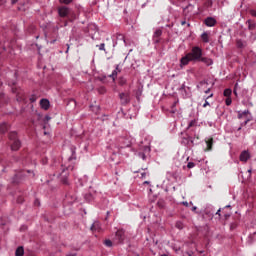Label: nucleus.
Listing matches in <instances>:
<instances>
[{
  "instance_id": "ddd939ff",
  "label": "nucleus",
  "mask_w": 256,
  "mask_h": 256,
  "mask_svg": "<svg viewBox=\"0 0 256 256\" xmlns=\"http://www.w3.org/2000/svg\"><path fill=\"white\" fill-rule=\"evenodd\" d=\"M198 61H201L202 63H204L205 65H207L208 67L211 66L213 64V59L211 58H207V57H201L200 60Z\"/></svg>"
},
{
  "instance_id": "7ed1b4c3",
  "label": "nucleus",
  "mask_w": 256,
  "mask_h": 256,
  "mask_svg": "<svg viewBox=\"0 0 256 256\" xmlns=\"http://www.w3.org/2000/svg\"><path fill=\"white\" fill-rule=\"evenodd\" d=\"M9 139L11 141V149L12 151H18L21 147V142L17 139V132H11L9 134Z\"/></svg>"
},
{
  "instance_id": "5fc2aeb1",
  "label": "nucleus",
  "mask_w": 256,
  "mask_h": 256,
  "mask_svg": "<svg viewBox=\"0 0 256 256\" xmlns=\"http://www.w3.org/2000/svg\"><path fill=\"white\" fill-rule=\"evenodd\" d=\"M226 207H231L230 205L226 206Z\"/></svg>"
},
{
  "instance_id": "f704fd0d",
  "label": "nucleus",
  "mask_w": 256,
  "mask_h": 256,
  "mask_svg": "<svg viewBox=\"0 0 256 256\" xmlns=\"http://www.w3.org/2000/svg\"><path fill=\"white\" fill-rule=\"evenodd\" d=\"M187 167H188V169H193V167H195V163L189 162V163L187 164Z\"/></svg>"
},
{
  "instance_id": "6e6552de",
  "label": "nucleus",
  "mask_w": 256,
  "mask_h": 256,
  "mask_svg": "<svg viewBox=\"0 0 256 256\" xmlns=\"http://www.w3.org/2000/svg\"><path fill=\"white\" fill-rule=\"evenodd\" d=\"M205 25L207 27H215V25H217V20L213 17H208L205 19Z\"/></svg>"
},
{
  "instance_id": "8fccbe9b",
  "label": "nucleus",
  "mask_w": 256,
  "mask_h": 256,
  "mask_svg": "<svg viewBox=\"0 0 256 256\" xmlns=\"http://www.w3.org/2000/svg\"><path fill=\"white\" fill-rule=\"evenodd\" d=\"M171 113H175V110H172Z\"/></svg>"
},
{
  "instance_id": "f03ea898",
  "label": "nucleus",
  "mask_w": 256,
  "mask_h": 256,
  "mask_svg": "<svg viewBox=\"0 0 256 256\" xmlns=\"http://www.w3.org/2000/svg\"><path fill=\"white\" fill-rule=\"evenodd\" d=\"M188 57H190L192 61H201V58L203 57V49L199 46H193L188 53Z\"/></svg>"
},
{
  "instance_id": "cd10ccee",
  "label": "nucleus",
  "mask_w": 256,
  "mask_h": 256,
  "mask_svg": "<svg viewBox=\"0 0 256 256\" xmlns=\"http://www.w3.org/2000/svg\"><path fill=\"white\" fill-rule=\"evenodd\" d=\"M28 173L29 177H35V173H33L31 170H24L23 174Z\"/></svg>"
},
{
  "instance_id": "a211bd4d",
  "label": "nucleus",
  "mask_w": 256,
  "mask_h": 256,
  "mask_svg": "<svg viewBox=\"0 0 256 256\" xmlns=\"http://www.w3.org/2000/svg\"><path fill=\"white\" fill-rule=\"evenodd\" d=\"M206 145H207V151H211V149H213V138H208L206 140Z\"/></svg>"
},
{
  "instance_id": "f3484780",
  "label": "nucleus",
  "mask_w": 256,
  "mask_h": 256,
  "mask_svg": "<svg viewBox=\"0 0 256 256\" xmlns=\"http://www.w3.org/2000/svg\"><path fill=\"white\" fill-rule=\"evenodd\" d=\"M246 25H248L249 31H255L256 24L253 22V20H248Z\"/></svg>"
},
{
  "instance_id": "b1692460",
  "label": "nucleus",
  "mask_w": 256,
  "mask_h": 256,
  "mask_svg": "<svg viewBox=\"0 0 256 256\" xmlns=\"http://www.w3.org/2000/svg\"><path fill=\"white\" fill-rule=\"evenodd\" d=\"M122 149L125 147H131V141L125 140L123 144L120 146Z\"/></svg>"
},
{
  "instance_id": "423d86ee",
  "label": "nucleus",
  "mask_w": 256,
  "mask_h": 256,
  "mask_svg": "<svg viewBox=\"0 0 256 256\" xmlns=\"http://www.w3.org/2000/svg\"><path fill=\"white\" fill-rule=\"evenodd\" d=\"M249 159H251V154H249V151L247 150L242 151L240 154V161H242L243 163H247Z\"/></svg>"
},
{
  "instance_id": "49530a36",
  "label": "nucleus",
  "mask_w": 256,
  "mask_h": 256,
  "mask_svg": "<svg viewBox=\"0 0 256 256\" xmlns=\"http://www.w3.org/2000/svg\"><path fill=\"white\" fill-rule=\"evenodd\" d=\"M186 21H181V25H186Z\"/></svg>"
},
{
  "instance_id": "864d4df0",
  "label": "nucleus",
  "mask_w": 256,
  "mask_h": 256,
  "mask_svg": "<svg viewBox=\"0 0 256 256\" xmlns=\"http://www.w3.org/2000/svg\"><path fill=\"white\" fill-rule=\"evenodd\" d=\"M145 183H146V184H148L149 182H148V181H146Z\"/></svg>"
},
{
  "instance_id": "c9c22d12",
  "label": "nucleus",
  "mask_w": 256,
  "mask_h": 256,
  "mask_svg": "<svg viewBox=\"0 0 256 256\" xmlns=\"http://www.w3.org/2000/svg\"><path fill=\"white\" fill-rule=\"evenodd\" d=\"M204 85H208V83L206 81H202V82L199 83L198 88L199 87H204Z\"/></svg>"
},
{
  "instance_id": "f8f14e48",
  "label": "nucleus",
  "mask_w": 256,
  "mask_h": 256,
  "mask_svg": "<svg viewBox=\"0 0 256 256\" xmlns=\"http://www.w3.org/2000/svg\"><path fill=\"white\" fill-rule=\"evenodd\" d=\"M236 47H238V49H245V47H247V41L237 39L236 40Z\"/></svg>"
},
{
  "instance_id": "a19ab883",
  "label": "nucleus",
  "mask_w": 256,
  "mask_h": 256,
  "mask_svg": "<svg viewBox=\"0 0 256 256\" xmlns=\"http://www.w3.org/2000/svg\"><path fill=\"white\" fill-rule=\"evenodd\" d=\"M182 205H185V207H189V202H182Z\"/></svg>"
},
{
  "instance_id": "37998d69",
  "label": "nucleus",
  "mask_w": 256,
  "mask_h": 256,
  "mask_svg": "<svg viewBox=\"0 0 256 256\" xmlns=\"http://www.w3.org/2000/svg\"><path fill=\"white\" fill-rule=\"evenodd\" d=\"M211 91V88H208L206 91H204V93H209Z\"/></svg>"
},
{
  "instance_id": "412c9836",
  "label": "nucleus",
  "mask_w": 256,
  "mask_h": 256,
  "mask_svg": "<svg viewBox=\"0 0 256 256\" xmlns=\"http://www.w3.org/2000/svg\"><path fill=\"white\" fill-rule=\"evenodd\" d=\"M201 39L204 43H209V34L207 32L202 33Z\"/></svg>"
},
{
  "instance_id": "de8ad7c7",
  "label": "nucleus",
  "mask_w": 256,
  "mask_h": 256,
  "mask_svg": "<svg viewBox=\"0 0 256 256\" xmlns=\"http://www.w3.org/2000/svg\"><path fill=\"white\" fill-rule=\"evenodd\" d=\"M17 1H19V0H12V3L15 4V3H17Z\"/></svg>"
},
{
  "instance_id": "f257e3e1",
  "label": "nucleus",
  "mask_w": 256,
  "mask_h": 256,
  "mask_svg": "<svg viewBox=\"0 0 256 256\" xmlns=\"http://www.w3.org/2000/svg\"><path fill=\"white\" fill-rule=\"evenodd\" d=\"M73 167L72 166H61V172H58L56 175L57 177L64 183V185L69 184V170L72 171Z\"/></svg>"
},
{
  "instance_id": "c03bdc74",
  "label": "nucleus",
  "mask_w": 256,
  "mask_h": 256,
  "mask_svg": "<svg viewBox=\"0 0 256 256\" xmlns=\"http://www.w3.org/2000/svg\"><path fill=\"white\" fill-rule=\"evenodd\" d=\"M216 215H221V209L216 212Z\"/></svg>"
},
{
  "instance_id": "6e6d98bb",
  "label": "nucleus",
  "mask_w": 256,
  "mask_h": 256,
  "mask_svg": "<svg viewBox=\"0 0 256 256\" xmlns=\"http://www.w3.org/2000/svg\"><path fill=\"white\" fill-rule=\"evenodd\" d=\"M189 256H191V253L190 254H188Z\"/></svg>"
},
{
  "instance_id": "e433bc0d",
  "label": "nucleus",
  "mask_w": 256,
  "mask_h": 256,
  "mask_svg": "<svg viewBox=\"0 0 256 256\" xmlns=\"http://www.w3.org/2000/svg\"><path fill=\"white\" fill-rule=\"evenodd\" d=\"M176 227H177L178 229H183V224H181V222H178V223L176 224Z\"/></svg>"
},
{
  "instance_id": "bb28decb",
  "label": "nucleus",
  "mask_w": 256,
  "mask_h": 256,
  "mask_svg": "<svg viewBox=\"0 0 256 256\" xmlns=\"http://www.w3.org/2000/svg\"><path fill=\"white\" fill-rule=\"evenodd\" d=\"M210 97H213V94H210L207 98H206V100H205V103L203 104V107L205 108V107H209V101H207V99H210Z\"/></svg>"
},
{
  "instance_id": "0eeeda50",
  "label": "nucleus",
  "mask_w": 256,
  "mask_h": 256,
  "mask_svg": "<svg viewBox=\"0 0 256 256\" xmlns=\"http://www.w3.org/2000/svg\"><path fill=\"white\" fill-rule=\"evenodd\" d=\"M163 35V30H161V28H158L154 31L153 34V41L154 43H159V37H161Z\"/></svg>"
},
{
  "instance_id": "dca6fc26",
  "label": "nucleus",
  "mask_w": 256,
  "mask_h": 256,
  "mask_svg": "<svg viewBox=\"0 0 256 256\" xmlns=\"http://www.w3.org/2000/svg\"><path fill=\"white\" fill-rule=\"evenodd\" d=\"M9 131V125L7 123L0 124V133H7Z\"/></svg>"
},
{
  "instance_id": "a18cd8bd",
  "label": "nucleus",
  "mask_w": 256,
  "mask_h": 256,
  "mask_svg": "<svg viewBox=\"0 0 256 256\" xmlns=\"http://www.w3.org/2000/svg\"><path fill=\"white\" fill-rule=\"evenodd\" d=\"M192 211H197V206L192 207Z\"/></svg>"
},
{
  "instance_id": "473e14b6",
  "label": "nucleus",
  "mask_w": 256,
  "mask_h": 256,
  "mask_svg": "<svg viewBox=\"0 0 256 256\" xmlns=\"http://www.w3.org/2000/svg\"><path fill=\"white\" fill-rule=\"evenodd\" d=\"M231 103H233V101L231 100V97H228L225 101V104L229 107V105H231Z\"/></svg>"
},
{
  "instance_id": "4468645a",
  "label": "nucleus",
  "mask_w": 256,
  "mask_h": 256,
  "mask_svg": "<svg viewBox=\"0 0 256 256\" xmlns=\"http://www.w3.org/2000/svg\"><path fill=\"white\" fill-rule=\"evenodd\" d=\"M49 105H50L49 100H47V99L40 100V106L45 111H47V109H49Z\"/></svg>"
},
{
  "instance_id": "6ab92c4d",
  "label": "nucleus",
  "mask_w": 256,
  "mask_h": 256,
  "mask_svg": "<svg viewBox=\"0 0 256 256\" xmlns=\"http://www.w3.org/2000/svg\"><path fill=\"white\" fill-rule=\"evenodd\" d=\"M16 256H23L25 255V249L22 246L18 247L15 251Z\"/></svg>"
},
{
  "instance_id": "1a4fd4ad",
  "label": "nucleus",
  "mask_w": 256,
  "mask_h": 256,
  "mask_svg": "<svg viewBox=\"0 0 256 256\" xmlns=\"http://www.w3.org/2000/svg\"><path fill=\"white\" fill-rule=\"evenodd\" d=\"M120 100H121L122 105H127V103H129V101H131V98L129 97V95L127 93H121Z\"/></svg>"
},
{
  "instance_id": "20e7f679",
  "label": "nucleus",
  "mask_w": 256,
  "mask_h": 256,
  "mask_svg": "<svg viewBox=\"0 0 256 256\" xmlns=\"http://www.w3.org/2000/svg\"><path fill=\"white\" fill-rule=\"evenodd\" d=\"M125 241V231L118 230L113 237V242L116 244L123 243Z\"/></svg>"
},
{
  "instance_id": "5701e85b",
  "label": "nucleus",
  "mask_w": 256,
  "mask_h": 256,
  "mask_svg": "<svg viewBox=\"0 0 256 256\" xmlns=\"http://www.w3.org/2000/svg\"><path fill=\"white\" fill-rule=\"evenodd\" d=\"M117 69H119V65L116 66V69L112 71V74L110 75V77L113 78V81L117 78Z\"/></svg>"
},
{
  "instance_id": "2f4dec72",
  "label": "nucleus",
  "mask_w": 256,
  "mask_h": 256,
  "mask_svg": "<svg viewBox=\"0 0 256 256\" xmlns=\"http://www.w3.org/2000/svg\"><path fill=\"white\" fill-rule=\"evenodd\" d=\"M138 156L140 157V159H143V161H145V159H147V156H145V153H143V152H140L138 154Z\"/></svg>"
},
{
  "instance_id": "9d476101",
  "label": "nucleus",
  "mask_w": 256,
  "mask_h": 256,
  "mask_svg": "<svg viewBox=\"0 0 256 256\" xmlns=\"http://www.w3.org/2000/svg\"><path fill=\"white\" fill-rule=\"evenodd\" d=\"M60 17H67L69 15V8L62 6L58 9Z\"/></svg>"
},
{
  "instance_id": "ea45409f",
  "label": "nucleus",
  "mask_w": 256,
  "mask_h": 256,
  "mask_svg": "<svg viewBox=\"0 0 256 256\" xmlns=\"http://www.w3.org/2000/svg\"><path fill=\"white\" fill-rule=\"evenodd\" d=\"M251 15H252L253 17H256V11H255V10H251Z\"/></svg>"
},
{
  "instance_id": "2eb2a0df",
  "label": "nucleus",
  "mask_w": 256,
  "mask_h": 256,
  "mask_svg": "<svg viewBox=\"0 0 256 256\" xmlns=\"http://www.w3.org/2000/svg\"><path fill=\"white\" fill-rule=\"evenodd\" d=\"M91 231H97L99 233L101 231V223L98 221L94 222L91 226Z\"/></svg>"
},
{
  "instance_id": "72a5a7b5",
  "label": "nucleus",
  "mask_w": 256,
  "mask_h": 256,
  "mask_svg": "<svg viewBox=\"0 0 256 256\" xmlns=\"http://www.w3.org/2000/svg\"><path fill=\"white\" fill-rule=\"evenodd\" d=\"M250 39H251L252 42L256 40V33L255 32H251Z\"/></svg>"
},
{
  "instance_id": "c756f323",
  "label": "nucleus",
  "mask_w": 256,
  "mask_h": 256,
  "mask_svg": "<svg viewBox=\"0 0 256 256\" xmlns=\"http://www.w3.org/2000/svg\"><path fill=\"white\" fill-rule=\"evenodd\" d=\"M99 51H105V43H102L100 45H97Z\"/></svg>"
},
{
  "instance_id": "3c124183",
  "label": "nucleus",
  "mask_w": 256,
  "mask_h": 256,
  "mask_svg": "<svg viewBox=\"0 0 256 256\" xmlns=\"http://www.w3.org/2000/svg\"><path fill=\"white\" fill-rule=\"evenodd\" d=\"M248 173H251V170H248Z\"/></svg>"
},
{
  "instance_id": "aec40b11",
  "label": "nucleus",
  "mask_w": 256,
  "mask_h": 256,
  "mask_svg": "<svg viewBox=\"0 0 256 256\" xmlns=\"http://www.w3.org/2000/svg\"><path fill=\"white\" fill-rule=\"evenodd\" d=\"M71 156L68 158V161H75V159H77V155L75 154V148L71 147Z\"/></svg>"
},
{
  "instance_id": "58836bf2",
  "label": "nucleus",
  "mask_w": 256,
  "mask_h": 256,
  "mask_svg": "<svg viewBox=\"0 0 256 256\" xmlns=\"http://www.w3.org/2000/svg\"><path fill=\"white\" fill-rule=\"evenodd\" d=\"M239 84H235V89H234V95L237 97V86H238Z\"/></svg>"
},
{
  "instance_id": "603ef678",
  "label": "nucleus",
  "mask_w": 256,
  "mask_h": 256,
  "mask_svg": "<svg viewBox=\"0 0 256 256\" xmlns=\"http://www.w3.org/2000/svg\"><path fill=\"white\" fill-rule=\"evenodd\" d=\"M36 203H39V200H36Z\"/></svg>"
},
{
  "instance_id": "c85d7f7f",
  "label": "nucleus",
  "mask_w": 256,
  "mask_h": 256,
  "mask_svg": "<svg viewBox=\"0 0 256 256\" xmlns=\"http://www.w3.org/2000/svg\"><path fill=\"white\" fill-rule=\"evenodd\" d=\"M104 244L106 247H113V242L111 240H105Z\"/></svg>"
},
{
  "instance_id": "a878e982",
  "label": "nucleus",
  "mask_w": 256,
  "mask_h": 256,
  "mask_svg": "<svg viewBox=\"0 0 256 256\" xmlns=\"http://www.w3.org/2000/svg\"><path fill=\"white\" fill-rule=\"evenodd\" d=\"M188 127L191 128V127H197V120H192L189 122L188 124Z\"/></svg>"
},
{
  "instance_id": "4be33fe9",
  "label": "nucleus",
  "mask_w": 256,
  "mask_h": 256,
  "mask_svg": "<svg viewBox=\"0 0 256 256\" xmlns=\"http://www.w3.org/2000/svg\"><path fill=\"white\" fill-rule=\"evenodd\" d=\"M85 201H88V203H91L93 201L94 197L91 193L85 194L84 196Z\"/></svg>"
},
{
  "instance_id": "39448f33",
  "label": "nucleus",
  "mask_w": 256,
  "mask_h": 256,
  "mask_svg": "<svg viewBox=\"0 0 256 256\" xmlns=\"http://www.w3.org/2000/svg\"><path fill=\"white\" fill-rule=\"evenodd\" d=\"M193 59H191V56L189 54H186L184 57L180 59V67L183 69L185 66L189 65Z\"/></svg>"
},
{
  "instance_id": "4c0bfd02",
  "label": "nucleus",
  "mask_w": 256,
  "mask_h": 256,
  "mask_svg": "<svg viewBox=\"0 0 256 256\" xmlns=\"http://www.w3.org/2000/svg\"><path fill=\"white\" fill-rule=\"evenodd\" d=\"M246 120L244 121V123H242V125H247V123H249V121H251V118H245Z\"/></svg>"
},
{
  "instance_id": "393cba45",
  "label": "nucleus",
  "mask_w": 256,
  "mask_h": 256,
  "mask_svg": "<svg viewBox=\"0 0 256 256\" xmlns=\"http://www.w3.org/2000/svg\"><path fill=\"white\" fill-rule=\"evenodd\" d=\"M231 93H232L231 89H229V88L225 89L224 97H228V98L231 97Z\"/></svg>"
},
{
  "instance_id": "7c9ffc66",
  "label": "nucleus",
  "mask_w": 256,
  "mask_h": 256,
  "mask_svg": "<svg viewBox=\"0 0 256 256\" xmlns=\"http://www.w3.org/2000/svg\"><path fill=\"white\" fill-rule=\"evenodd\" d=\"M60 3H64V5H69V3H73V0H60Z\"/></svg>"
},
{
  "instance_id": "79ce46f5",
  "label": "nucleus",
  "mask_w": 256,
  "mask_h": 256,
  "mask_svg": "<svg viewBox=\"0 0 256 256\" xmlns=\"http://www.w3.org/2000/svg\"><path fill=\"white\" fill-rule=\"evenodd\" d=\"M146 175H147V173L143 172V173L141 174L142 179H145V176H146Z\"/></svg>"
},
{
  "instance_id": "9b49d317",
  "label": "nucleus",
  "mask_w": 256,
  "mask_h": 256,
  "mask_svg": "<svg viewBox=\"0 0 256 256\" xmlns=\"http://www.w3.org/2000/svg\"><path fill=\"white\" fill-rule=\"evenodd\" d=\"M247 115H251V112H249V110L238 111V119H249Z\"/></svg>"
},
{
  "instance_id": "09e8293b",
  "label": "nucleus",
  "mask_w": 256,
  "mask_h": 256,
  "mask_svg": "<svg viewBox=\"0 0 256 256\" xmlns=\"http://www.w3.org/2000/svg\"><path fill=\"white\" fill-rule=\"evenodd\" d=\"M161 256H169V255H167V254H162Z\"/></svg>"
}]
</instances>
